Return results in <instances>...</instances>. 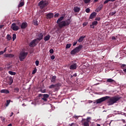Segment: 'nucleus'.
<instances>
[{"mask_svg": "<svg viewBox=\"0 0 126 126\" xmlns=\"http://www.w3.org/2000/svg\"><path fill=\"white\" fill-rule=\"evenodd\" d=\"M70 69L74 70L77 68V63H76V62L73 61L71 63V65L69 67Z\"/></svg>", "mask_w": 126, "mask_h": 126, "instance_id": "obj_7", "label": "nucleus"}, {"mask_svg": "<svg viewBox=\"0 0 126 126\" xmlns=\"http://www.w3.org/2000/svg\"><path fill=\"white\" fill-rule=\"evenodd\" d=\"M7 39L8 40V41H10V40H11V36H10L9 34H7Z\"/></svg>", "mask_w": 126, "mask_h": 126, "instance_id": "obj_32", "label": "nucleus"}, {"mask_svg": "<svg viewBox=\"0 0 126 126\" xmlns=\"http://www.w3.org/2000/svg\"><path fill=\"white\" fill-rule=\"evenodd\" d=\"M63 18H64V17L62 16L60 18L58 19V20L57 21V23H59L60 22H62L63 20Z\"/></svg>", "mask_w": 126, "mask_h": 126, "instance_id": "obj_22", "label": "nucleus"}, {"mask_svg": "<svg viewBox=\"0 0 126 126\" xmlns=\"http://www.w3.org/2000/svg\"><path fill=\"white\" fill-rule=\"evenodd\" d=\"M11 28L13 31H18L19 30V27L16 26V24L13 23L11 26Z\"/></svg>", "mask_w": 126, "mask_h": 126, "instance_id": "obj_9", "label": "nucleus"}, {"mask_svg": "<svg viewBox=\"0 0 126 126\" xmlns=\"http://www.w3.org/2000/svg\"><path fill=\"white\" fill-rule=\"evenodd\" d=\"M7 126H12V124H10L8 125Z\"/></svg>", "mask_w": 126, "mask_h": 126, "instance_id": "obj_60", "label": "nucleus"}, {"mask_svg": "<svg viewBox=\"0 0 126 126\" xmlns=\"http://www.w3.org/2000/svg\"><path fill=\"white\" fill-rule=\"evenodd\" d=\"M28 55V52H21L20 53L19 55V60L21 62H23L24 60L26 58V57H27V55Z\"/></svg>", "mask_w": 126, "mask_h": 126, "instance_id": "obj_5", "label": "nucleus"}, {"mask_svg": "<svg viewBox=\"0 0 126 126\" xmlns=\"http://www.w3.org/2000/svg\"><path fill=\"white\" fill-rule=\"evenodd\" d=\"M61 86V84H56L55 85H51L49 86L50 89H52V88H56V87H60Z\"/></svg>", "mask_w": 126, "mask_h": 126, "instance_id": "obj_13", "label": "nucleus"}, {"mask_svg": "<svg viewBox=\"0 0 126 126\" xmlns=\"http://www.w3.org/2000/svg\"><path fill=\"white\" fill-rule=\"evenodd\" d=\"M73 10L74 12H79V11H80V8L77 6L74 7Z\"/></svg>", "mask_w": 126, "mask_h": 126, "instance_id": "obj_20", "label": "nucleus"}, {"mask_svg": "<svg viewBox=\"0 0 126 126\" xmlns=\"http://www.w3.org/2000/svg\"><path fill=\"white\" fill-rule=\"evenodd\" d=\"M49 4V2L46 0H42L38 3V5L40 8V9H43V8H44V7H46V6H48Z\"/></svg>", "mask_w": 126, "mask_h": 126, "instance_id": "obj_4", "label": "nucleus"}, {"mask_svg": "<svg viewBox=\"0 0 126 126\" xmlns=\"http://www.w3.org/2000/svg\"><path fill=\"white\" fill-rule=\"evenodd\" d=\"M49 53H50V54H54V49H51L49 50Z\"/></svg>", "mask_w": 126, "mask_h": 126, "instance_id": "obj_42", "label": "nucleus"}, {"mask_svg": "<svg viewBox=\"0 0 126 126\" xmlns=\"http://www.w3.org/2000/svg\"><path fill=\"white\" fill-rule=\"evenodd\" d=\"M4 26L3 25H0V29H1V28H2V27H3Z\"/></svg>", "mask_w": 126, "mask_h": 126, "instance_id": "obj_54", "label": "nucleus"}, {"mask_svg": "<svg viewBox=\"0 0 126 126\" xmlns=\"http://www.w3.org/2000/svg\"><path fill=\"white\" fill-rule=\"evenodd\" d=\"M28 26V24L26 22H23L21 25V29H26V28Z\"/></svg>", "mask_w": 126, "mask_h": 126, "instance_id": "obj_12", "label": "nucleus"}, {"mask_svg": "<svg viewBox=\"0 0 126 126\" xmlns=\"http://www.w3.org/2000/svg\"><path fill=\"white\" fill-rule=\"evenodd\" d=\"M55 58H56V57H55V55H52V56H51V60H55Z\"/></svg>", "mask_w": 126, "mask_h": 126, "instance_id": "obj_45", "label": "nucleus"}, {"mask_svg": "<svg viewBox=\"0 0 126 126\" xmlns=\"http://www.w3.org/2000/svg\"><path fill=\"white\" fill-rule=\"evenodd\" d=\"M117 13V11H115L114 12H112L110 13V15H111V16H113V15H115V14H116Z\"/></svg>", "mask_w": 126, "mask_h": 126, "instance_id": "obj_31", "label": "nucleus"}, {"mask_svg": "<svg viewBox=\"0 0 126 126\" xmlns=\"http://www.w3.org/2000/svg\"><path fill=\"white\" fill-rule=\"evenodd\" d=\"M37 41V39H34L33 40L31 41V42L29 44L30 47L32 48V47H35L36 46V41Z\"/></svg>", "mask_w": 126, "mask_h": 126, "instance_id": "obj_10", "label": "nucleus"}, {"mask_svg": "<svg viewBox=\"0 0 126 126\" xmlns=\"http://www.w3.org/2000/svg\"><path fill=\"white\" fill-rule=\"evenodd\" d=\"M72 77H73V75H71V76H70V78H72Z\"/></svg>", "mask_w": 126, "mask_h": 126, "instance_id": "obj_63", "label": "nucleus"}, {"mask_svg": "<svg viewBox=\"0 0 126 126\" xmlns=\"http://www.w3.org/2000/svg\"><path fill=\"white\" fill-rule=\"evenodd\" d=\"M14 56L12 54H7L6 55V58H13Z\"/></svg>", "mask_w": 126, "mask_h": 126, "instance_id": "obj_27", "label": "nucleus"}, {"mask_svg": "<svg viewBox=\"0 0 126 126\" xmlns=\"http://www.w3.org/2000/svg\"><path fill=\"white\" fill-rule=\"evenodd\" d=\"M12 83H13V79L11 77L9 78V85H11Z\"/></svg>", "mask_w": 126, "mask_h": 126, "instance_id": "obj_24", "label": "nucleus"}, {"mask_svg": "<svg viewBox=\"0 0 126 126\" xmlns=\"http://www.w3.org/2000/svg\"><path fill=\"white\" fill-rule=\"evenodd\" d=\"M73 77H76L77 76V74L75 73V74H73Z\"/></svg>", "mask_w": 126, "mask_h": 126, "instance_id": "obj_51", "label": "nucleus"}, {"mask_svg": "<svg viewBox=\"0 0 126 126\" xmlns=\"http://www.w3.org/2000/svg\"><path fill=\"white\" fill-rule=\"evenodd\" d=\"M90 27H91V28H93V29H94V28H95L94 26L93 25V24L90 25Z\"/></svg>", "mask_w": 126, "mask_h": 126, "instance_id": "obj_48", "label": "nucleus"}, {"mask_svg": "<svg viewBox=\"0 0 126 126\" xmlns=\"http://www.w3.org/2000/svg\"><path fill=\"white\" fill-rule=\"evenodd\" d=\"M59 15H60L59 13H56V14H55L54 17L55 18H57V17H59Z\"/></svg>", "mask_w": 126, "mask_h": 126, "instance_id": "obj_43", "label": "nucleus"}, {"mask_svg": "<svg viewBox=\"0 0 126 126\" xmlns=\"http://www.w3.org/2000/svg\"><path fill=\"white\" fill-rule=\"evenodd\" d=\"M12 39H13V41H14V40H15V39H16V34L14 33L13 34Z\"/></svg>", "mask_w": 126, "mask_h": 126, "instance_id": "obj_35", "label": "nucleus"}, {"mask_svg": "<svg viewBox=\"0 0 126 126\" xmlns=\"http://www.w3.org/2000/svg\"><path fill=\"white\" fill-rule=\"evenodd\" d=\"M86 12H87V13H89V12H90V9L89 8H87L86 9Z\"/></svg>", "mask_w": 126, "mask_h": 126, "instance_id": "obj_41", "label": "nucleus"}, {"mask_svg": "<svg viewBox=\"0 0 126 126\" xmlns=\"http://www.w3.org/2000/svg\"><path fill=\"white\" fill-rule=\"evenodd\" d=\"M83 48V45H80L78 47L75 48L73 50L71 51V55H75V54H77V53H79L80 51H81Z\"/></svg>", "mask_w": 126, "mask_h": 126, "instance_id": "obj_3", "label": "nucleus"}, {"mask_svg": "<svg viewBox=\"0 0 126 126\" xmlns=\"http://www.w3.org/2000/svg\"><path fill=\"white\" fill-rule=\"evenodd\" d=\"M3 52H4V53H5L6 52V48H5Z\"/></svg>", "mask_w": 126, "mask_h": 126, "instance_id": "obj_59", "label": "nucleus"}, {"mask_svg": "<svg viewBox=\"0 0 126 126\" xmlns=\"http://www.w3.org/2000/svg\"><path fill=\"white\" fill-rule=\"evenodd\" d=\"M9 74H10V75H16V72H13L12 71H8Z\"/></svg>", "mask_w": 126, "mask_h": 126, "instance_id": "obj_25", "label": "nucleus"}, {"mask_svg": "<svg viewBox=\"0 0 126 126\" xmlns=\"http://www.w3.org/2000/svg\"><path fill=\"white\" fill-rule=\"evenodd\" d=\"M109 1H112V0H106L104 1L103 3H104V4H106V3H108V2H109Z\"/></svg>", "mask_w": 126, "mask_h": 126, "instance_id": "obj_40", "label": "nucleus"}, {"mask_svg": "<svg viewBox=\"0 0 126 126\" xmlns=\"http://www.w3.org/2000/svg\"><path fill=\"white\" fill-rule=\"evenodd\" d=\"M76 44H77V41L73 42V46H76Z\"/></svg>", "mask_w": 126, "mask_h": 126, "instance_id": "obj_52", "label": "nucleus"}, {"mask_svg": "<svg viewBox=\"0 0 126 126\" xmlns=\"http://www.w3.org/2000/svg\"><path fill=\"white\" fill-rule=\"evenodd\" d=\"M51 38V36H50V34H48L47 35L45 36L43 39L45 41H49V40H50Z\"/></svg>", "mask_w": 126, "mask_h": 126, "instance_id": "obj_16", "label": "nucleus"}, {"mask_svg": "<svg viewBox=\"0 0 126 126\" xmlns=\"http://www.w3.org/2000/svg\"><path fill=\"white\" fill-rule=\"evenodd\" d=\"M3 70V68L0 67V71H1V70Z\"/></svg>", "mask_w": 126, "mask_h": 126, "instance_id": "obj_56", "label": "nucleus"}, {"mask_svg": "<svg viewBox=\"0 0 126 126\" xmlns=\"http://www.w3.org/2000/svg\"><path fill=\"white\" fill-rule=\"evenodd\" d=\"M92 102H93V101H92V100H89V103H92Z\"/></svg>", "mask_w": 126, "mask_h": 126, "instance_id": "obj_62", "label": "nucleus"}, {"mask_svg": "<svg viewBox=\"0 0 126 126\" xmlns=\"http://www.w3.org/2000/svg\"><path fill=\"white\" fill-rule=\"evenodd\" d=\"M4 52L3 51H0V56H1V55H3Z\"/></svg>", "mask_w": 126, "mask_h": 126, "instance_id": "obj_53", "label": "nucleus"}, {"mask_svg": "<svg viewBox=\"0 0 126 126\" xmlns=\"http://www.w3.org/2000/svg\"><path fill=\"white\" fill-rule=\"evenodd\" d=\"M83 126H89V123H88V122H84V123H83Z\"/></svg>", "mask_w": 126, "mask_h": 126, "instance_id": "obj_29", "label": "nucleus"}, {"mask_svg": "<svg viewBox=\"0 0 126 126\" xmlns=\"http://www.w3.org/2000/svg\"><path fill=\"white\" fill-rule=\"evenodd\" d=\"M57 79V76H53L51 78V82H53L54 83V82H56V79Z\"/></svg>", "mask_w": 126, "mask_h": 126, "instance_id": "obj_23", "label": "nucleus"}, {"mask_svg": "<svg viewBox=\"0 0 126 126\" xmlns=\"http://www.w3.org/2000/svg\"><path fill=\"white\" fill-rule=\"evenodd\" d=\"M54 17V13H49L46 14V18L47 19H51Z\"/></svg>", "mask_w": 126, "mask_h": 126, "instance_id": "obj_11", "label": "nucleus"}, {"mask_svg": "<svg viewBox=\"0 0 126 126\" xmlns=\"http://www.w3.org/2000/svg\"><path fill=\"white\" fill-rule=\"evenodd\" d=\"M13 116V112L11 113V114L10 115V117H12Z\"/></svg>", "mask_w": 126, "mask_h": 126, "instance_id": "obj_58", "label": "nucleus"}, {"mask_svg": "<svg viewBox=\"0 0 126 126\" xmlns=\"http://www.w3.org/2000/svg\"><path fill=\"white\" fill-rule=\"evenodd\" d=\"M33 24H34V25H35V26H38V21H34V22H33Z\"/></svg>", "mask_w": 126, "mask_h": 126, "instance_id": "obj_38", "label": "nucleus"}, {"mask_svg": "<svg viewBox=\"0 0 126 126\" xmlns=\"http://www.w3.org/2000/svg\"><path fill=\"white\" fill-rule=\"evenodd\" d=\"M39 97H41L42 100L44 101V102H47L48 101V98L50 97V95L46 94H39L38 95Z\"/></svg>", "mask_w": 126, "mask_h": 126, "instance_id": "obj_6", "label": "nucleus"}, {"mask_svg": "<svg viewBox=\"0 0 126 126\" xmlns=\"http://www.w3.org/2000/svg\"><path fill=\"white\" fill-rule=\"evenodd\" d=\"M89 120H91V118L88 117L87 119V121L85 122H87L88 124H89V122H90V121H89Z\"/></svg>", "mask_w": 126, "mask_h": 126, "instance_id": "obj_39", "label": "nucleus"}, {"mask_svg": "<svg viewBox=\"0 0 126 126\" xmlns=\"http://www.w3.org/2000/svg\"><path fill=\"white\" fill-rule=\"evenodd\" d=\"M36 38L35 39L37 41H41L43 40V37H44V33L43 32H39L36 34Z\"/></svg>", "mask_w": 126, "mask_h": 126, "instance_id": "obj_8", "label": "nucleus"}, {"mask_svg": "<svg viewBox=\"0 0 126 126\" xmlns=\"http://www.w3.org/2000/svg\"><path fill=\"white\" fill-rule=\"evenodd\" d=\"M10 103V100H7L6 104H5L6 107H8V105H9Z\"/></svg>", "mask_w": 126, "mask_h": 126, "instance_id": "obj_30", "label": "nucleus"}, {"mask_svg": "<svg viewBox=\"0 0 126 126\" xmlns=\"http://www.w3.org/2000/svg\"><path fill=\"white\" fill-rule=\"evenodd\" d=\"M0 93H5V94H8L9 93V91L6 89H3L1 90Z\"/></svg>", "mask_w": 126, "mask_h": 126, "instance_id": "obj_19", "label": "nucleus"}, {"mask_svg": "<svg viewBox=\"0 0 126 126\" xmlns=\"http://www.w3.org/2000/svg\"><path fill=\"white\" fill-rule=\"evenodd\" d=\"M58 26L60 29H62V28H63V27H65V26H68L69 24H70V20L67 19L66 21H62L58 23Z\"/></svg>", "mask_w": 126, "mask_h": 126, "instance_id": "obj_2", "label": "nucleus"}, {"mask_svg": "<svg viewBox=\"0 0 126 126\" xmlns=\"http://www.w3.org/2000/svg\"><path fill=\"white\" fill-rule=\"evenodd\" d=\"M40 92L41 93H46V89L41 90Z\"/></svg>", "mask_w": 126, "mask_h": 126, "instance_id": "obj_46", "label": "nucleus"}, {"mask_svg": "<svg viewBox=\"0 0 126 126\" xmlns=\"http://www.w3.org/2000/svg\"><path fill=\"white\" fill-rule=\"evenodd\" d=\"M85 37H86V36H80V38H79L78 42H79V43H81V42H82V41H83V40H84V38H85Z\"/></svg>", "mask_w": 126, "mask_h": 126, "instance_id": "obj_21", "label": "nucleus"}, {"mask_svg": "<svg viewBox=\"0 0 126 126\" xmlns=\"http://www.w3.org/2000/svg\"><path fill=\"white\" fill-rule=\"evenodd\" d=\"M88 23H84L83 24V26H87L88 25Z\"/></svg>", "mask_w": 126, "mask_h": 126, "instance_id": "obj_49", "label": "nucleus"}, {"mask_svg": "<svg viewBox=\"0 0 126 126\" xmlns=\"http://www.w3.org/2000/svg\"><path fill=\"white\" fill-rule=\"evenodd\" d=\"M122 122H123V123L124 124H126V120H122Z\"/></svg>", "mask_w": 126, "mask_h": 126, "instance_id": "obj_57", "label": "nucleus"}, {"mask_svg": "<svg viewBox=\"0 0 126 126\" xmlns=\"http://www.w3.org/2000/svg\"><path fill=\"white\" fill-rule=\"evenodd\" d=\"M0 119H1V121H5V119H4V118H3L2 117H0Z\"/></svg>", "mask_w": 126, "mask_h": 126, "instance_id": "obj_50", "label": "nucleus"}, {"mask_svg": "<svg viewBox=\"0 0 126 126\" xmlns=\"http://www.w3.org/2000/svg\"><path fill=\"white\" fill-rule=\"evenodd\" d=\"M100 19H101V18H100V17H97V18H95V20L96 21H100Z\"/></svg>", "mask_w": 126, "mask_h": 126, "instance_id": "obj_47", "label": "nucleus"}, {"mask_svg": "<svg viewBox=\"0 0 126 126\" xmlns=\"http://www.w3.org/2000/svg\"><path fill=\"white\" fill-rule=\"evenodd\" d=\"M35 64L36 66H38V65H39V61L37 60L35 61Z\"/></svg>", "mask_w": 126, "mask_h": 126, "instance_id": "obj_44", "label": "nucleus"}, {"mask_svg": "<svg viewBox=\"0 0 126 126\" xmlns=\"http://www.w3.org/2000/svg\"><path fill=\"white\" fill-rule=\"evenodd\" d=\"M121 68L123 69L124 72L126 73V64H122L121 66Z\"/></svg>", "mask_w": 126, "mask_h": 126, "instance_id": "obj_15", "label": "nucleus"}, {"mask_svg": "<svg viewBox=\"0 0 126 126\" xmlns=\"http://www.w3.org/2000/svg\"><path fill=\"white\" fill-rule=\"evenodd\" d=\"M120 99H121V97H120L105 96L97 99L95 103L96 104H100V103L105 102L106 100H107V103L108 104V106H111L112 105H114V104L117 103Z\"/></svg>", "mask_w": 126, "mask_h": 126, "instance_id": "obj_1", "label": "nucleus"}, {"mask_svg": "<svg viewBox=\"0 0 126 126\" xmlns=\"http://www.w3.org/2000/svg\"><path fill=\"white\" fill-rule=\"evenodd\" d=\"M84 1L85 2V3H89L90 2V1H91V0H84Z\"/></svg>", "mask_w": 126, "mask_h": 126, "instance_id": "obj_36", "label": "nucleus"}, {"mask_svg": "<svg viewBox=\"0 0 126 126\" xmlns=\"http://www.w3.org/2000/svg\"><path fill=\"white\" fill-rule=\"evenodd\" d=\"M103 4H101L100 5H99V6L97 8V9L99 10V11H100V10H101V9H102V8H103Z\"/></svg>", "mask_w": 126, "mask_h": 126, "instance_id": "obj_26", "label": "nucleus"}, {"mask_svg": "<svg viewBox=\"0 0 126 126\" xmlns=\"http://www.w3.org/2000/svg\"><path fill=\"white\" fill-rule=\"evenodd\" d=\"M96 12L92 13L90 16V19H93L95 16H96Z\"/></svg>", "mask_w": 126, "mask_h": 126, "instance_id": "obj_18", "label": "nucleus"}, {"mask_svg": "<svg viewBox=\"0 0 126 126\" xmlns=\"http://www.w3.org/2000/svg\"><path fill=\"white\" fill-rule=\"evenodd\" d=\"M99 0H94V2H97Z\"/></svg>", "mask_w": 126, "mask_h": 126, "instance_id": "obj_61", "label": "nucleus"}, {"mask_svg": "<svg viewBox=\"0 0 126 126\" xmlns=\"http://www.w3.org/2000/svg\"><path fill=\"white\" fill-rule=\"evenodd\" d=\"M116 0H111V1H112V2L116 1Z\"/></svg>", "mask_w": 126, "mask_h": 126, "instance_id": "obj_64", "label": "nucleus"}, {"mask_svg": "<svg viewBox=\"0 0 126 126\" xmlns=\"http://www.w3.org/2000/svg\"><path fill=\"white\" fill-rule=\"evenodd\" d=\"M35 72H37V68H35L32 72V74H35Z\"/></svg>", "mask_w": 126, "mask_h": 126, "instance_id": "obj_37", "label": "nucleus"}, {"mask_svg": "<svg viewBox=\"0 0 126 126\" xmlns=\"http://www.w3.org/2000/svg\"><path fill=\"white\" fill-rule=\"evenodd\" d=\"M71 47V44H67L66 45V49H69Z\"/></svg>", "mask_w": 126, "mask_h": 126, "instance_id": "obj_33", "label": "nucleus"}, {"mask_svg": "<svg viewBox=\"0 0 126 126\" xmlns=\"http://www.w3.org/2000/svg\"><path fill=\"white\" fill-rule=\"evenodd\" d=\"M21 2H20L18 6V8H19V7H22V6L24 5V0H21Z\"/></svg>", "mask_w": 126, "mask_h": 126, "instance_id": "obj_17", "label": "nucleus"}, {"mask_svg": "<svg viewBox=\"0 0 126 126\" xmlns=\"http://www.w3.org/2000/svg\"><path fill=\"white\" fill-rule=\"evenodd\" d=\"M97 24H98V22L96 21H95L92 23V25L94 26H96V25H97Z\"/></svg>", "mask_w": 126, "mask_h": 126, "instance_id": "obj_34", "label": "nucleus"}, {"mask_svg": "<svg viewBox=\"0 0 126 126\" xmlns=\"http://www.w3.org/2000/svg\"><path fill=\"white\" fill-rule=\"evenodd\" d=\"M112 40H116V37H115V36H112Z\"/></svg>", "mask_w": 126, "mask_h": 126, "instance_id": "obj_55", "label": "nucleus"}, {"mask_svg": "<svg viewBox=\"0 0 126 126\" xmlns=\"http://www.w3.org/2000/svg\"><path fill=\"white\" fill-rule=\"evenodd\" d=\"M106 82H109V83H112V84H114L116 83V81L113 80L111 78H109L107 79Z\"/></svg>", "mask_w": 126, "mask_h": 126, "instance_id": "obj_14", "label": "nucleus"}, {"mask_svg": "<svg viewBox=\"0 0 126 126\" xmlns=\"http://www.w3.org/2000/svg\"><path fill=\"white\" fill-rule=\"evenodd\" d=\"M14 92H15L16 93H18L19 92V88L16 87L14 89Z\"/></svg>", "mask_w": 126, "mask_h": 126, "instance_id": "obj_28", "label": "nucleus"}]
</instances>
